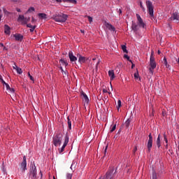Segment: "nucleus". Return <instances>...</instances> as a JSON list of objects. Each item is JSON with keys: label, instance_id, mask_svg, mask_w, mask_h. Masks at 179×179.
I'll use <instances>...</instances> for the list:
<instances>
[{"label": "nucleus", "instance_id": "8", "mask_svg": "<svg viewBox=\"0 0 179 179\" xmlns=\"http://www.w3.org/2000/svg\"><path fill=\"white\" fill-rule=\"evenodd\" d=\"M137 17V24L139 26V27H142L143 29H145L146 27V24L143 23V20H142V17H141V15L139 14H136Z\"/></svg>", "mask_w": 179, "mask_h": 179}, {"label": "nucleus", "instance_id": "1", "mask_svg": "<svg viewBox=\"0 0 179 179\" xmlns=\"http://www.w3.org/2000/svg\"><path fill=\"white\" fill-rule=\"evenodd\" d=\"M62 133L58 131L52 138V143L57 148L58 146H61V143H62Z\"/></svg>", "mask_w": 179, "mask_h": 179}, {"label": "nucleus", "instance_id": "39", "mask_svg": "<svg viewBox=\"0 0 179 179\" xmlns=\"http://www.w3.org/2000/svg\"><path fill=\"white\" fill-rule=\"evenodd\" d=\"M36 27H37L36 25H34V27H32L31 28H30L29 31L31 33H33V31H34V29H36Z\"/></svg>", "mask_w": 179, "mask_h": 179}, {"label": "nucleus", "instance_id": "27", "mask_svg": "<svg viewBox=\"0 0 179 179\" xmlns=\"http://www.w3.org/2000/svg\"><path fill=\"white\" fill-rule=\"evenodd\" d=\"M59 62L62 63V65H65V66H68V62L64 59H60Z\"/></svg>", "mask_w": 179, "mask_h": 179}, {"label": "nucleus", "instance_id": "57", "mask_svg": "<svg viewBox=\"0 0 179 179\" xmlns=\"http://www.w3.org/2000/svg\"><path fill=\"white\" fill-rule=\"evenodd\" d=\"M80 33H83V34H85V30L80 29Z\"/></svg>", "mask_w": 179, "mask_h": 179}, {"label": "nucleus", "instance_id": "49", "mask_svg": "<svg viewBox=\"0 0 179 179\" xmlns=\"http://www.w3.org/2000/svg\"><path fill=\"white\" fill-rule=\"evenodd\" d=\"M13 69H17V68H19L16 64H14V66H13Z\"/></svg>", "mask_w": 179, "mask_h": 179}, {"label": "nucleus", "instance_id": "24", "mask_svg": "<svg viewBox=\"0 0 179 179\" xmlns=\"http://www.w3.org/2000/svg\"><path fill=\"white\" fill-rule=\"evenodd\" d=\"M68 120V126L69 129H72V122L71 121V119H69V117H67Z\"/></svg>", "mask_w": 179, "mask_h": 179}, {"label": "nucleus", "instance_id": "4", "mask_svg": "<svg viewBox=\"0 0 179 179\" xmlns=\"http://www.w3.org/2000/svg\"><path fill=\"white\" fill-rule=\"evenodd\" d=\"M150 66L149 72L151 75H153V72L157 66L156 60H155V57L153 56V52H152L150 57Z\"/></svg>", "mask_w": 179, "mask_h": 179}, {"label": "nucleus", "instance_id": "28", "mask_svg": "<svg viewBox=\"0 0 179 179\" xmlns=\"http://www.w3.org/2000/svg\"><path fill=\"white\" fill-rule=\"evenodd\" d=\"M63 2H70V3H76V0H63Z\"/></svg>", "mask_w": 179, "mask_h": 179}, {"label": "nucleus", "instance_id": "52", "mask_svg": "<svg viewBox=\"0 0 179 179\" xmlns=\"http://www.w3.org/2000/svg\"><path fill=\"white\" fill-rule=\"evenodd\" d=\"M131 69H134V68H135V64L134 63L131 62Z\"/></svg>", "mask_w": 179, "mask_h": 179}, {"label": "nucleus", "instance_id": "9", "mask_svg": "<svg viewBox=\"0 0 179 179\" xmlns=\"http://www.w3.org/2000/svg\"><path fill=\"white\" fill-rule=\"evenodd\" d=\"M69 143V136H68V134H66L64 138V144L61 148V149H59V153H62V152H64L65 148H66V145H68Z\"/></svg>", "mask_w": 179, "mask_h": 179}, {"label": "nucleus", "instance_id": "7", "mask_svg": "<svg viewBox=\"0 0 179 179\" xmlns=\"http://www.w3.org/2000/svg\"><path fill=\"white\" fill-rule=\"evenodd\" d=\"M29 175L31 178L36 179L37 176V168L36 167V165H31Z\"/></svg>", "mask_w": 179, "mask_h": 179}, {"label": "nucleus", "instance_id": "2", "mask_svg": "<svg viewBox=\"0 0 179 179\" xmlns=\"http://www.w3.org/2000/svg\"><path fill=\"white\" fill-rule=\"evenodd\" d=\"M55 22H59L60 23H64V22H66L68 19V15L66 14L60 13V14H56L54 15L52 17Z\"/></svg>", "mask_w": 179, "mask_h": 179}, {"label": "nucleus", "instance_id": "14", "mask_svg": "<svg viewBox=\"0 0 179 179\" xmlns=\"http://www.w3.org/2000/svg\"><path fill=\"white\" fill-rule=\"evenodd\" d=\"M13 37L15 38L16 41H22V40H23V35L20 34H15L13 35Z\"/></svg>", "mask_w": 179, "mask_h": 179}, {"label": "nucleus", "instance_id": "60", "mask_svg": "<svg viewBox=\"0 0 179 179\" xmlns=\"http://www.w3.org/2000/svg\"><path fill=\"white\" fill-rule=\"evenodd\" d=\"M166 149H169V143H166Z\"/></svg>", "mask_w": 179, "mask_h": 179}, {"label": "nucleus", "instance_id": "22", "mask_svg": "<svg viewBox=\"0 0 179 179\" xmlns=\"http://www.w3.org/2000/svg\"><path fill=\"white\" fill-rule=\"evenodd\" d=\"M38 15L41 19H47V14L45 13H38Z\"/></svg>", "mask_w": 179, "mask_h": 179}, {"label": "nucleus", "instance_id": "59", "mask_svg": "<svg viewBox=\"0 0 179 179\" xmlns=\"http://www.w3.org/2000/svg\"><path fill=\"white\" fill-rule=\"evenodd\" d=\"M2 20V14L0 13V22Z\"/></svg>", "mask_w": 179, "mask_h": 179}, {"label": "nucleus", "instance_id": "29", "mask_svg": "<svg viewBox=\"0 0 179 179\" xmlns=\"http://www.w3.org/2000/svg\"><path fill=\"white\" fill-rule=\"evenodd\" d=\"M15 71L17 73H19V75H22V73H23V71H22V69L20 67L17 68Z\"/></svg>", "mask_w": 179, "mask_h": 179}, {"label": "nucleus", "instance_id": "32", "mask_svg": "<svg viewBox=\"0 0 179 179\" xmlns=\"http://www.w3.org/2000/svg\"><path fill=\"white\" fill-rule=\"evenodd\" d=\"M73 166H74V169H75V167L76 166V164L75 162H73V163H72V164H71V166L70 167L71 170H72V171H73Z\"/></svg>", "mask_w": 179, "mask_h": 179}, {"label": "nucleus", "instance_id": "16", "mask_svg": "<svg viewBox=\"0 0 179 179\" xmlns=\"http://www.w3.org/2000/svg\"><path fill=\"white\" fill-rule=\"evenodd\" d=\"M4 33L5 34H8V36L9 34H10V27L8 24L4 25Z\"/></svg>", "mask_w": 179, "mask_h": 179}, {"label": "nucleus", "instance_id": "54", "mask_svg": "<svg viewBox=\"0 0 179 179\" xmlns=\"http://www.w3.org/2000/svg\"><path fill=\"white\" fill-rule=\"evenodd\" d=\"M165 66H166V68H170V64H166L165 65Z\"/></svg>", "mask_w": 179, "mask_h": 179}, {"label": "nucleus", "instance_id": "26", "mask_svg": "<svg viewBox=\"0 0 179 179\" xmlns=\"http://www.w3.org/2000/svg\"><path fill=\"white\" fill-rule=\"evenodd\" d=\"M60 69L63 75H64V76H68V71H64V69L62 68V66L60 67Z\"/></svg>", "mask_w": 179, "mask_h": 179}, {"label": "nucleus", "instance_id": "23", "mask_svg": "<svg viewBox=\"0 0 179 179\" xmlns=\"http://www.w3.org/2000/svg\"><path fill=\"white\" fill-rule=\"evenodd\" d=\"M156 143H157V146L158 148H160V146H161V144H160V134L158 135Z\"/></svg>", "mask_w": 179, "mask_h": 179}, {"label": "nucleus", "instance_id": "42", "mask_svg": "<svg viewBox=\"0 0 179 179\" xmlns=\"http://www.w3.org/2000/svg\"><path fill=\"white\" fill-rule=\"evenodd\" d=\"M90 23H92V22H93V17H90V16H87Z\"/></svg>", "mask_w": 179, "mask_h": 179}, {"label": "nucleus", "instance_id": "17", "mask_svg": "<svg viewBox=\"0 0 179 179\" xmlns=\"http://www.w3.org/2000/svg\"><path fill=\"white\" fill-rule=\"evenodd\" d=\"M108 76L110 77V80H114L115 78V74L114 73L113 70H110L108 71Z\"/></svg>", "mask_w": 179, "mask_h": 179}, {"label": "nucleus", "instance_id": "25", "mask_svg": "<svg viewBox=\"0 0 179 179\" xmlns=\"http://www.w3.org/2000/svg\"><path fill=\"white\" fill-rule=\"evenodd\" d=\"M122 50L123 52H126L127 54H128V50H127V45H122Z\"/></svg>", "mask_w": 179, "mask_h": 179}, {"label": "nucleus", "instance_id": "43", "mask_svg": "<svg viewBox=\"0 0 179 179\" xmlns=\"http://www.w3.org/2000/svg\"><path fill=\"white\" fill-rule=\"evenodd\" d=\"M140 7L141 8L142 10L145 12V7H143V5L142 4V1L140 2Z\"/></svg>", "mask_w": 179, "mask_h": 179}, {"label": "nucleus", "instance_id": "53", "mask_svg": "<svg viewBox=\"0 0 179 179\" xmlns=\"http://www.w3.org/2000/svg\"><path fill=\"white\" fill-rule=\"evenodd\" d=\"M99 64H100V61H99V62L96 63V69H97V66H99Z\"/></svg>", "mask_w": 179, "mask_h": 179}, {"label": "nucleus", "instance_id": "13", "mask_svg": "<svg viewBox=\"0 0 179 179\" xmlns=\"http://www.w3.org/2000/svg\"><path fill=\"white\" fill-rule=\"evenodd\" d=\"M69 58L71 61V62H75L78 61V57H76L75 55H73V52H69Z\"/></svg>", "mask_w": 179, "mask_h": 179}, {"label": "nucleus", "instance_id": "41", "mask_svg": "<svg viewBox=\"0 0 179 179\" xmlns=\"http://www.w3.org/2000/svg\"><path fill=\"white\" fill-rule=\"evenodd\" d=\"M0 80L3 85H4V83H6V82H5V80H3V78H2L1 75H0Z\"/></svg>", "mask_w": 179, "mask_h": 179}, {"label": "nucleus", "instance_id": "46", "mask_svg": "<svg viewBox=\"0 0 179 179\" xmlns=\"http://www.w3.org/2000/svg\"><path fill=\"white\" fill-rule=\"evenodd\" d=\"M8 90H9L10 92V93H15V89H13V88L10 87V89H8Z\"/></svg>", "mask_w": 179, "mask_h": 179}, {"label": "nucleus", "instance_id": "47", "mask_svg": "<svg viewBox=\"0 0 179 179\" xmlns=\"http://www.w3.org/2000/svg\"><path fill=\"white\" fill-rule=\"evenodd\" d=\"M136 150H138V147L135 146L133 150V153L135 154L136 152Z\"/></svg>", "mask_w": 179, "mask_h": 179}, {"label": "nucleus", "instance_id": "12", "mask_svg": "<svg viewBox=\"0 0 179 179\" xmlns=\"http://www.w3.org/2000/svg\"><path fill=\"white\" fill-rule=\"evenodd\" d=\"M148 137H149V139H148L147 148L148 150L150 151V150L152 149V146L153 145V137L152 136V134H150L148 135Z\"/></svg>", "mask_w": 179, "mask_h": 179}, {"label": "nucleus", "instance_id": "10", "mask_svg": "<svg viewBox=\"0 0 179 179\" xmlns=\"http://www.w3.org/2000/svg\"><path fill=\"white\" fill-rule=\"evenodd\" d=\"M26 160H27L26 156H24L22 162L20 165L21 170L22 172L26 171V170H27V162Z\"/></svg>", "mask_w": 179, "mask_h": 179}, {"label": "nucleus", "instance_id": "62", "mask_svg": "<svg viewBox=\"0 0 179 179\" xmlns=\"http://www.w3.org/2000/svg\"><path fill=\"white\" fill-rule=\"evenodd\" d=\"M164 65L166 66V65H167V62H164Z\"/></svg>", "mask_w": 179, "mask_h": 179}, {"label": "nucleus", "instance_id": "63", "mask_svg": "<svg viewBox=\"0 0 179 179\" xmlns=\"http://www.w3.org/2000/svg\"><path fill=\"white\" fill-rule=\"evenodd\" d=\"M103 93H107V90H103Z\"/></svg>", "mask_w": 179, "mask_h": 179}, {"label": "nucleus", "instance_id": "31", "mask_svg": "<svg viewBox=\"0 0 179 179\" xmlns=\"http://www.w3.org/2000/svg\"><path fill=\"white\" fill-rule=\"evenodd\" d=\"M152 179H157V174L155 171H152Z\"/></svg>", "mask_w": 179, "mask_h": 179}, {"label": "nucleus", "instance_id": "21", "mask_svg": "<svg viewBox=\"0 0 179 179\" xmlns=\"http://www.w3.org/2000/svg\"><path fill=\"white\" fill-rule=\"evenodd\" d=\"M83 97V100H85V103H89V97H87V95L86 94V93L82 92L81 93Z\"/></svg>", "mask_w": 179, "mask_h": 179}, {"label": "nucleus", "instance_id": "20", "mask_svg": "<svg viewBox=\"0 0 179 179\" xmlns=\"http://www.w3.org/2000/svg\"><path fill=\"white\" fill-rule=\"evenodd\" d=\"M131 29L134 31H138L139 30V25L136 24L135 23L133 22L131 25Z\"/></svg>", "mask_w": 179, "mask_h": 179}, {"label": "nucleus", "instance_id": "48", "mask_svg": "<svg viewBox=\"0 0 179 179\" xmlns=\"http://www.w3.org/2000/svg\"><path fill=\"white\" fill-rule=\"evenodd\" d=\"M27 27H29V29H31V27H34V26L31 25V24H27Z\"/></svg>", "mask_w": 179, "mask_h": 179}, {"label": "nucleus", "instance_id": "15", "mask_svg": "<svg viewBox=\"0 0 179 179\" xmlns=\"http://www.w3.org/2000/svg\"><path fill=\"white\" fill-rule=\"evenodd\" d=\"M78 62H80V64H85V62H86V61H87V59H86L85 57H83L80 55H78Z\"/></svg>", "mask_w": 179, "mask_h": 179}, {"label": "nucleus", "instance_id": "51", "mask_svg": "<svg viewBox=\"0 0 179 179\" xmlns=\"http://www.w3.org/2000/svg\"><path fill=\"white\" fill-rule=\"evenodd\" d=\"M52 1H56L57 3H61V2H62V0H52Z\"/></svg>", "mask_w": 179, "mask_h": 179}, {"label": "nucleus", "instance_id": "40", "mask_svg": "<svg viewBox=\"0 0 179 179\" xmlns=\"http://www.w3.org/2000/svg\"><path fill=\"white\" fill-rule=\"evenodd\" d=\"M164 141H165L166 143H169V140H167V136L166 134H164Z\"/></svg>", "mask_w": 179, "mask_h": 179}, {"label": "nucleus", "instance_id": "35", "mask_svg": "<svg viewBox=\"0 0 179 179\" xmlns=\"http://www.w3.org/2000/svg\"><path fill=\"white\" fill-rule=\"evenodd\" d=\"M35 9L34 7H30L28 10L27 11V13H28L29 12H34Z\"/></svg>", "mask_w": 179, "mask_h": 179}, {"label": "nucleus", "instance_id": "61", "mask_svg": "<svg viewBox=\"0 0 179 179\" xmlns=\"http://www.w3.org/2000/svg\"><path fill=\"white\" fill-rule=\"evenodd\" d=\"M118 12H119L120 14L122 13V11L121 10V9H119Z\"/></svg>", "mask_w": 179, "mask_h": 179}, {"label": "nucleus", "instance_id": "18", "mask_svg": "<svg viewBox=\"0 0 179 179\" xmlns=\"http://www.w3.org/2000/svg\"><path fill=\"white\" fill-rule=\"evenodd\" d=\"M131 122H132V120L131 118H129L124 122V125L125 128H127V129H128V128H129V125H131Z\"/></svg>", "mask_w": 179, "mask_h": 179}, {"label": "nucleus", "instance_id": "36", "mask_svg": "<svg viewBox=\"0 0 179 179\" xmlns=\"http://www.w3.org/2000/svg\"><path fill=\"white\" fill-rule=\"evenodd\" d=\"M134 78L135 79H139V73L138 72V71L136 73H134Z\"/></svg>", "mask_w": 179, "mask_h": 179}, {"label": "nucleus", "instance_id": "11", "mask_svg": "<svg viewBox=\"0 0 179 179\" xmlns=\"http://www.w3.org/2000/svg\"><path fill=\"white\" fill-rule=\"evenodd\" d=\"M169 22H173L175 20L176 22H179V15L178 13L175 12L172 14L171 17L169 18Z\"/></svg>", "mask_w": 179, "mask_h": 179}, {"label": "nucleus", "instance_id": "33", "mask_svg": "<svg viewBox=\"0 0 179 179\" xmlns=\"http://www.w3.org/2000/svg\"><path fill=\"white\" fill-rule=\"evenodd\" d=\"M120 107H121V100H118L117 106V110H120Z\"/></svg>", "mask_w": 179, "mask_h": 179}, {"label": "nucleus", "instance_id": "6", "mask_svg": "<svg viewBox=\"0 0 179 179\" xmlns=\"http://www.w3.org/2000/svg\"><path fill=\"white\" fill-rule=\"evenodd\" d=\"M146 6L148 10V13L151 17H153L154 16V10H153V4L152 3V1H146Z\"/></svg>", "mask_w": 179, "mask_h": 179}, {"label": "nucleus", "instance_id": "45", "mask_svg": "<svg viewBox=\"0 0 179 179\" xmlns=\"http://www.w3.org/2000/svg\"><path fill=\"white\" fill-rule=\"evenodd\" d=\"M31 23H36V22H37V20L34 19V17H31Z\"/></svg>", "mask_w": 179, "mask_h": 179}, {"label": "nucleus", "instance_id": "3", "mask_svg": "<svg viewBox=\"0 0 179 179\" xmlns=\"http://www.w3.org/2000/svg\"><path fill=\"white\" fill-rule=\"evenodd\" d=\"M116 173L117 168L115 169L114 166H110L105 175V179H114V177H115Z\"/></svg>", "mask_w": 179, "mask_h": 179}, {"label": "nucleus", "instance_id": "64", "mask_svg": "<svg viewBox=\"0 0 179 179\" xmlns=\"http://www.w3.org/2000/svg\"><path fill=\"white\" fill-rule=\"evenodd\" d=\"M158 54H159V55H160V54H161L160 50H159V51H158Z\"/></svg>", "mask_w": 179, "mask_h": 179}, {"label": "nucleus", "instance_id": "30", "mask_svg": "<svg viewBox=\"0 0 179 179\" xmlns=\"http://www.w3.org/2000/svg\"><path fill=\"white\" fill-rule=\"evenodd\" d=\"M73 176V173H66V179H72V176Z\"/></svg>", "mask_w": 179, "mask_h": 179}, {"label": "nucleus", "instance_id": "5", "mask_svg": "<svg viewBox=\"0 0 179 179\" xmlns=\"http://www.w3.org/2000/svg\"><path fill=\"white\" fill-rule=\"evenodd\" d=\"M18 22H20L21 24H27L30 22V17H25L23 15H20L17 18Z\"/></svg>", "mask_w": 179, "mask_h": 179}, {"label": "nucleus", "instance_id": "34", "mask_svg": "<svg viewBox=\"0 0 179 179\" xmlns=\"http://www.w3.org/2000/svg\"><path fill=\"white\" fill-rule=\"evenodd\" d=\"M28 76L30 78V80H32L33 83H34V78L31 75H30V73H28Z\"/></svg>", "mask_w": 179, "mask_h": 179}, {"label": "nucleus", "instance_id": "58", "mask_svg": "<svg viewBox=\"0 0 179 179\" xmlns=\"http://www.w3.org/2000/svg\"><path fill=\"white\" fill-rule=\"evenodd\" d=\"M107 148H108V146L106 147L105 150H104L105 155H106V152H107Z\"/></svg>", "mask_w": 179, "mask_h": 179}, {"label": "nucleus", "instance_id": "19", "mask_svg": "<svg viewBox=\"0 0 179 179\" xmlns=\"http://www.w3.org/2000/svg\"><path fill=\"white\" fill-rule=\"evenodd\" d=\"M106 26L108 30H110V31H115V27H114V26H113L111 24L106 23Z\"/></svg>", "mask_w": 179, "mask_h": 179}, {"label": "nucleus", "instance_id": "44", "mask_svg": "<svg viewBox=\"0 0 179 179\" xmlns=\"http://www.w3.org/2000/svg\"><path fill=\"white\" fill-rule=\"evenodd\" d=\"M3 85H6V89H7V90H8V89H10V87L9 86V84L8 83H4Z\"/></svg>", "mask_w": 179, "mask_h": 179}, {"label": "nucleus", "instance_id": "38", "mask_svg": "<svg viewBox=\"0 0 179 179\" xmlns=\"http://www.w3.org/2000/svg\"><path fill=\"white\" fill-rule=\"evenodd\" d=\"M116 128H117V124H114L110 129V132H114V130L116 129Z\"/></svg>", "mask_w": 179, "mask_h": 179}, {"label": "nucleus", "instance_id": "55", "mask_svg": "<svg viewBox=\"0 0 179 179\" xmlns=\"http://www.w3.org/2000/svg\"><path fill=\"white\" fill-rule=\"evenodd\" d=\"M163 61H164V62H167V59L166 58V57H164Z\"/></svg>", "mask_w": 179, "mask_h": 179}, {"label": "nucleus", "instance_id": "50", "mask_svg": "<svg viewBox=\"0 0 179 179\" xmlns=\"http://www.w3.org/2000/svg\"><path fill=\"white\" fill-rule=\"evenodd\" d=\"M0 47H3V50H5L6 47L3 45V43H0Z\"/></svg>", "mask_w": 179, "mask_h": 179}, {"label": "nucleus", "instance_id": "37", "mask_svg": "<svg viewBox=\"0 0 179 179\" xmlns=\"http://www.w3.org/2000/svg\"><path fill=\"white\" fill-rule=\"evenodd\" d=\"M124 58H126L129 62L132 63V60L129 59V56H128V55H124Z\"/></svg>", "mask_w": 179, "mask_h": 179}, {"label": "nucleus", "instance_id": "56", "mask_svg": "<svg viewBox=\"0 0 179 179\" xmlns=\"http://www.w3.org/2000/svg\"><path fill=\"white\" fill-rule=\"evenodd\" d=\"M16 10H17V12H21L20 8H16Z\"/></svg>", "mask_w": 179, "mask_h": 179}]
</instances>
